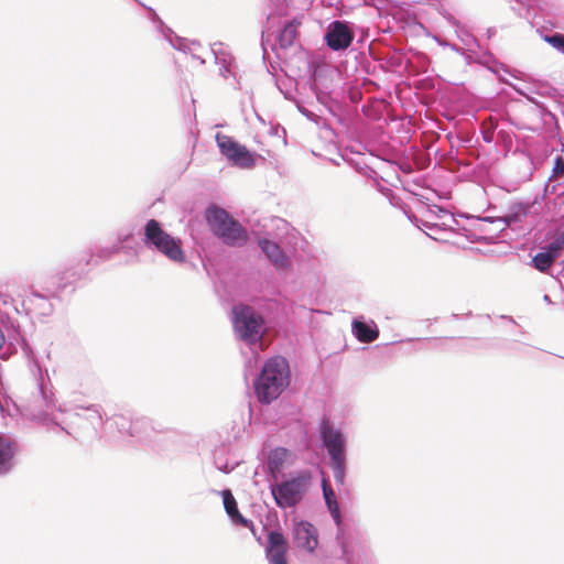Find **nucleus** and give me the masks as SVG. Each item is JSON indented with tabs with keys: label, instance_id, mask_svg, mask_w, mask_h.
Masks as SVG:
<instances>
[{
	"label": "nucleus",
	"instance_id": "nucleus-1",
	"mask_svg": "<svg viewBox=\"0 0 564 564\" xmlns=\"http://www.w3.org/2000/svg\"><path fill=\"white\" fill-rule=\"evenodd\" d=\"M30 371L34 379L33 390L21 398V408L25 416L33 421L42 423L47 427L56 426L72 435L68 424L65 420H59L56 415L55 400L51 390V381L47 370L40 366L34 354L26 348Z\"/></svg>",
	"mask_w": 564,
	"mask_h": 564
},
{
	"label": "nucleus",
	"instance_id": "nucleus-2",
	"mask_svg": "<svg viewBox=\"0 0 564 564\" xmlns=\"http://www.w3.org/2000/svg\"><path fill=\"white\" fill-rule=\"evenodd\" d=\"M326 506L337 527L336 540L340 549V561L344 564H377L365 534L343 523L337 498L327 501Z\"/></svg>",
	"mask_w": 564,
	"mask_h": 564
},
{
	"label": "nucleus",
	"instance_id": "nucleus-3",
	"mask_svg": "<svg viewBox=\"0 0 564 564\" xmlns=\"http://www.w3.org/2000/svg\"><path fill=\"white\" fill-rule=\"evenodd\" d=\"M290 383V367L284 357L268 359L254 381V392L259 402L269 404L280 397Z\"/></svg>",
	"mask_w": 564,
	"mask_h": 564
},
{
	"label": "nucleus",
	"instance_id": "nucleus-4",
	"mask_svg": "<svg viewBox=\"0 0 564 564\" xmlns=\"http://www.w3.org/2000/svg\"><path fill=\"white\" fill-rule=\"evenodd\" d=\"M206 218L214 235L225 245L240 248L247 243L249 238L247 229L225 209L208 208Z\"/></svg>",
	"mask_w": 564,
	"mask_h": 564
},
{
	"label": "nucleus",
	"instance_id": "nucleus-5",
	"mask_svg": "<svg viewBox=\"0 0 564 564\" xmlns=\"http://www.w3.org/2000/svg\"><path fill=\"white\" fill-rule=\"evenodd\" d=\"M143 242L149 249L162 253L172 262H185L186 257L182 249V241L163 230L161 224L155 219L147 221Z\"/></svg>",
	"mask_w": 564,
	"mask_h": 564
},
{
	"label": "nucleus",
	"instance_id": "nucleus-6",
	"mask_svg": "<svg viewBox=\"0 0 564 564\" xmlns=\"http://www.w3.org/2000/svg\"><path fill=\"white\" fill-rule=\"evenodd\" d=\"M321 438L329 455L333 476L337 484L344 485L346 478V437L327 420L321 424Z\"/></svg>",
	"mask_w": 564,
	"mask_h": 564
},
{
	"label": "nucleus",
	"instance_id": "nucleus-7",
	"mask_svg": "<svg viewBox=\"0 0 564 564\" xmlns=\"http://www.w3.org/2000/svg\"><path fill=\"white\" fill-rule=\"evenodd\" d=\"M311 480V473L302 470L290 479L271 486V494L278 507L281 509L296 507L307 492Z\"/></svg>",
	"mask_w": 564,
	"mask_h": 564
},
{
	"label": "nucleus",
	"instance_id": "nucleus-8",
	"mask_svg": "<svg viewBox=\"0 0 564 564\" xmlns=\"http://www.w3.org/2000/svg\"><path fill=\"white\" fill-rule=\"evenodd\" d=\"M232 324L239 339L249 346L260 344L263 319L251 306L243 304L234 306Z\"/></svg>",
	"mask_w": 564,
	"mask_h": 564
},
{
	"label": "nucleus",
	"instance_id": "nucleus-9",
	"mask_svg": "<svg viewBox=\"0 0 564 564\" xmlns=\"http://www.w3.org/2000/svg\"><path fill=\"white\" fill-rule=\"evenodd\" d=\"M538 204V197H535L533 200H514L509 204L508 212L506 215L496 218L482 217L479 219L481 221L501 224L502 226L500 230H503L507 227L518 228L529 217H534L539 215V212L535 209V206Z\"/></svg>",
	"mask_w": 564,
	"mask_h": 564
},
{
	"label": "nucleus",
	"instance_id": "nucleus-10",
	"mask_svg": "<svg viewBox=\"0 0 564 564\" xmlns=\"http://www.w3.org/2000/svg\"><path fill=\"white\" fill-rule=\"evenodd\" d=\"M216 142L220 153L234 165L240 169H251L254 166L253 154L242 144L235 141L231 137L217 133Z\"/></svg>",
	"mask_w": 564,
	"mask_h": 564
},
{
	"label": "nucleus",
	"instance_id": "nucleus-11",
	"mask_svg": "<svg viewBox=\"0 0 564 564\" xmlns=\"http://www.w3.org/2000/svg\"><path fill=\"white\" fill-rule=\"evenodd\" d=\"M122 436H130L139 441L149 438L153 432H162L156 427L152 420L145 416L126 417L116 415L111 419Z\"/></svg>",
	"mask_w": 564,
	"mask_h": 564
},
{
	"label": "nucleus",
	"instance_id": "nucleus-12",
	"mask_svg": "<svg viewBox=\"0 0 564 564\" xmlns=\"http://www.w3.org/2000/svg\"><path fill=\"white\" fill-rule=\"evenodd\" d=\"M210 51L214 55L215 64L218 66L219 76L229 86L239 89L240 83L237 77V64L229 48L224 43L216 42L210 45Z\"/></svg>",
	"mask_w": 564,
	"mask_h": 564
},
{
	"label": "nucleus",
	"instance_id": "nucleus-13",
	"mask_svg": "<svg viewBox=\"0 0 564 564\" xmlns=\"http://www.w3.org/2000/svg\"><path fill=\"white\" fill-rule=\"evenodd\" d=\"M150 12V18L153 23L156 24V29L160 33H162L163 37L176 50L182 51L184 53L191 54L192 58L197 59L200 65L206 63L205 58H203L197 52L202 47L200 43L197 41H188L187 39L180 37L174 34V32L166 28L163 21L158 17V14L151 9H148Z\"/></svg>",
	"mask_w": 564,
	"mask_h": 564
},
{
	"label": "nucleus",
	"instance_id": "nucleus-14",
	"mask_svg": "<svg viewBox=\"0 0 564 564\" xmlns=\"http://www.w3.org/2000/svg\"><path fill=\"white\" fill-rule=\"evenodd\" d=\"M355 34L346 21H333L327 26L325 33V41L328 47L333 51H344L348 48L352 41Z\"/></svg>",
	"mask_w": 564,
	"mask_h": 564
},
{
	"label": "nucleus",
	"instance_id": "nucleus-15",
	"mask_svg": "<svg viewBox=\"0 0 564 564\" xmlns=\"http://www.w3.org/2000/svg\"><path fill=\"white\" fill-rule=\"evenodd\" d=\"M128 238H129V235L119 236L117 243H113L111 246L100 247L94 251L90 250V251L80 252L78 256H76L74 259H72L69 261L67 270H74L75 268L83 270L84 267H87L90 264L93 257H97L100 261L110 259L113 254L118 253L121 250V245L124 241H127Z\"/></svg>",
	"mask_w": 564,
	"mask_h": 564
},
{
	"label": "nucleus",
	"instance_id": "nucleus-16",
	"mask_svg": "<svg viewBox=\"0 0 564 564\" xmlns=\"http://www.w3.org/2000/svg\"><path fill=\"white\" fill-rule=\"evenodd\" d=\"M292 536L295 546L306 553H313L318 545L317 529L308 521H294Z\"/></svg>",
	"mask_w": 564,
	"mask_h": 564
},
{
	"label": "nucleus",
	"instance_id": "nucleus-17",
	"mask_svg": "<svg viewBox=\"0 0 564 564\" xmlns=\"http://www.w3.org/2000/svg\"><path fill=\"white\" fill-rule=\"evenodd\" d=\"M288 550L289 545L285 536L280 531H270L265 547V557L269 564H288Z\"/></svg>",
	"mask_w": 564,
	"mask_h": 564
},
{
	"label": "nucleus",
	"instance_id": "nucleus-18",
	"mask_svg": "<svg viewBox=\"0 0 564 564\" xmlns=\"http://www.w3.org/2000/svg\"><path fill=\"white\" fill-rule=\"evenodd\" d=\"M75 412H67L69 417L86 420L91 427L97 431L105 420V412L99 404H90L87 406H76Z\"/></svg>",
	"mask_w": 564,
	"mask_h": 564
},
{
	"label": "nucleus",
	"instance_id": "nucleus-19",
	"mask_svg": "<svg viewBox=\"0 0 564 564\" xmlns=\"http://www.w3.org/2000/svg\"><path fill=\"white\" fill-rule=\"evenodd\" d=\"M352 334L364 344L375 341L379 337V328L373 321L365 322L364 317H356L351 323Z\"/></svg>",
	"mask_w": 564,
	"mask_h": 564
},
{
	"label": "nucleus",
	"instance_id": "nucleus-20",
	"mask_svg": "<svg viewBox=\"0 0 564 564\" xmlns=\"http://www.w3.org/2000/svg\"><path fill=\"white\" fill-rule=\"evenodd\" d=\"M442 15L455 29V34L463 45L474 52L478 47V41L471 32L449 12L443 11Z\"/></svg>",
	"mask_w": 564,
	"mask_h": 564
},
{
	"label": "nucleus",
	"instance_id": "nucleus-21",
	"mask_svg": "<svg viewBox=\"0 0 564 564\" xmlns=\"http://www.w3.org/2000/svg\"><path fill=\"white\" fill-rule=\"evenodd\" d=\"M259 247L276 269H284L289 265V258L276 242L269 239H260Z\"/></svg>",
	"mask_w": 564,
	"mask_h": 564
},
{
	"label": "nucleus",
	"instance_id": "nucleus-22",
	"mask_svg": "<svg viewBox=\"0 0 564 564\" xmlns=\"http://www.w3.org/2000/svg\"><path fill=\"white\" fill-rule=\"evenodd\" d=\"M17 452L18 444L14 440L0 436V475H6L12 469Z\"/></svg>",
	"mask_w": 564,
	"mask_h": 564
},
{
	"label": "nucleus",
	"instance_id": "nucleus-23",
	"mask_svg": "<svg viewBox=\"0 0 564 564\" xmlns=\"http://www.w3.org/2000/svg\"><path fill=\"white\" fill-rule=\"evenodd\" d=\"M220 494L223 496V502H224L225 510H226L227 514L229 516V518L231 519V521L235 524H240V525L248 527V528L252 527V522L245 519L241 516V513L239 512L238 507H237V501H236L235 497L232 496L231 491L229 489H225Z\"/></svg>",
	"mask_w": 564,
	"mask_h": 564
},
{
	"label": "nucleus",
	"instance_id": "nucleus-24",
	"mask_svg": "<svg viewBox=\"0 0 564 564\" xmlns=\"http://www.w3.org/2000/svg\"><path fill=\"white\" fill-rule=\"evenodd\" d=\"M288 457V449L283 447H276L269 453L268 456V468L272 473L280 471L285 459Z\"/></svg>",
	"mask_w": 564,
	"mask_h": 564
},
{
	"label": "nucleus",
	"instance_id": "nucleus-25",
	"mask_svg": "<svg viewBox=\"0 0 564 564\" xmlns=\"http://www.w3.org/2000/svg\"><path fill=\"white\" fill-rule=\"evenodd\" d=\"M296 36V26L290 22L278 33L276 41L282 48L291 46Z\"/></svg>",
	"mask_w": 564,
	"mask_h": 564
},
{
	"label": "nucleus",
	"instance_id": "nucleus-26",
	"mask_svg": "<svg viewBox=\"0 0 564 564\" xmlns=\"http://www.w3.org/2000/svg\"><path fill=\"white\" fill-rule=\"evenodd\" d=\"M532 262L536 270L545 272L552 267L554 260L552 259V256L542 250L533 257Z\"/></svg>",
	"mask_w": 564,
	"mask_h": 564
},
{
	"label": "nucleus",
	"instance_id": "nucleus-27",
	"mask_svg": "<svg viewBox=\"0 0 564 564\" xmlns=\"http://www.w3.org/2000/svg\"><path fill=\"white\" fill-rule=\"evenodd\" d=\"M427 214L436 218L444 219V226H451L449 223H455L454 216L445 208L434 205L427 208Z\"/></svg>",
	"mask_w": 564,
	"mask_h": 564
},
{
	"label": "nucleus",
	"instance_id": "nucleus-28",
	"mask_svg": "<svg viewBox=\"0 0 564 564\" xmlns=\"http://www.w3.org/2000/svg\"><path fill=\"white\" fill-rule=\"evenodd\" d=\"M554 50L564 55V34L554 32L542 36Z\"/></svg>",
	"mask_w": 564,
	"mask_h": 564
},
{
	"label": "nucleus",
	"instance_id": "nucleus-29",
	"mask_svg": "<svg viewBox=\"0 0 564 564\" xmlns=\"http://www.w3.org/2000/svg\"><path fill=\"white\" fill-rule=\"evenodd\" d=\"M563 246H564V239L557 238V239L553 240L552 242L547 243L542 250L544 252L549 253L550 256H552V259L555 261L556 258L558 257L560 251L562 250Z\"/></svg>",
	"mask_w": 564,
	"mask_h": 564
},
{
	"label": "nucleus",
	"instance_id": "nucleus-30",
	"mask_svg": "<svg viewBox=\"0 0 564 564\" xmlns=\"http://www.w3.org/2000/svg\"><path fill=\"white\" fill-rule=\"evenodd\" d=\"M323 496H324V499H325V503H327V501H332V500H335L336 499V495L333 490V488L326 482V480H323Z\"/></svg>",
	"mask_w": 564,
	"mask_h": 564
},
{
	"label": "nucleus",
	"instance_id": "nucleus-31",
	"mask_svg": "<svg viewBox=\"0 0 564 564\" xmlns=\"http://www.w3.org/2000/svg\"><path fill=\"white\" fill-rule=\"evenodd\" d=\"M33 300H40L43 303V313L46 314L50 311V304L47 303V300L39 294L37 292H32L31 296L28 297V301L30 304L33 303Z\"/></svg>",
	"mask_w": 564,
	"mask_h": 564
},
{
	"label": "nucleus",
	"instance_id": "nucleus-32",
	"mask_svg": "<svg viewBox=\"0 0 564 564\" xmlns=\"http://www.w3.org/2000/svg\"><path fill=\"white\" fill-rule=\"evenodd\" d=\"M482 139L487 143H491L495 140V128L484 129Z\"/></svg>",
	"mask_w": 564,
	"mask_h": 564
},
{
	"label": "nucleus",
	"instance_id": "nucleus-33",
	"mask_svg": "<svg viewBox=\"0 0 564 564\" xmlns=\"http://www.w3.org/2000/svg\"><path fill=\"white\" fill-rule=\"evenodd\" d=\"M564 173V161L561 158H557L555 161V165L553 167V174H563Z\"/></svg>",
	"mask_w": 564,
	"mask_h": 564
},
{
	"label": "nucleus",
	"instance_id": "nucleus-34",
	"mask_svg": "<svg viewBox=\"0 0 564 564\" xmlns=\"http://www.w3.org/2000/svg\"><path fill=\"white\" fill-rule=\"evenodd\" d=\"M215 464L216 467L224 473H230L234 469V467H229L227 464H225V466H220V464L217 460L215 462Z\"/></svg>",
	"mask_w": 564,
	"mask_h": 564
},
{
	"label": "nucleus",
	"instance_id": "nucleus-35",
	"mask_svg": "<svg viewBox=\"0 0 564 564\" xmlns=\"http://www.w3.org/2000/svg\"><path fill=\"white\" fill-rule=\"evenodd\" d=\"M442 44L449 46L453 51H455L457 53L464 54V50L462 47H458L456 44H447V43H442Z\"/></svg>",
	"mask_w": 564,
	"mask_h": 564
},
{
	"label": "nucleus",
	"instance_id": "nucleus-36",
	"mask_svg": "<svg viewBox=\"0 0 564 564\" xmlns=\"http://www.w3.org/2000/svg\"><path fill=\"white\" fill-rule=\"evenodd\" d=\"M498 137H501L503 138L505 142H510L511 143V139L509 135H507V133H505L503 131H499L498 132Z\"/></svg>",
	"mask_w": 564,
	"mask_h": 564
},
{
	"label": "nucleus",
	"instance_id": "nucleus-37",
	"mask_svg": "<svg viewBox=\"0 0 564 564\" xmlns=\"http://www.w3.org/2000/svg\"><path fill=\"white\" fill-rule=\"evenodd\" d=\"M4 343H6V337H4L2 329L0 328V350L2 349Z\"/></svg>",
	"mask_w": 564,
	"mask_h": 564
},
{
	"label": "nucleus",
	"instance_id": "nucleus-38",
	"mask_svg": "<svg viewBox=\"0 0 564 564\" xmlns=\"http://www.w3.org/2000/svg\"><path fill=\"white\" fill-rule=\"evenodd\" d=\"M301 112H302L303 115H305L307 118L312 119V116H313V115H312L310 111L304 110V109H303V110L301 109Z\"/></svg>",
	"mask_w": 564,
	"mask_h": 564
},
{
	"label": "nucleus",
	"instance_id": "nucleus-39",
	"mask_svg": "<svg viewBox=\"0 0 564 564\" xmlns=\"http://www.w3.org/2000/svg\"><path fill=\"white\" fill-rule=\"evenodd\" d=\"M424 226L429 229H434L436 227V225H431L430 223H424Z\"/></svg>",
	"mask_w": 564,
	"mask_h": 564
},
{
	"label": "nucleus",
	"instance_id": "nucleus-40",
	"mask_svg": "<svg viewBox=\"0 0 564 564\" xmlns=\"http://www.w3.org/2000/svg\"><path fill=\"white\" fill-rule=\"evenodd\" d=\"M543 299H544L545 302L551 303V299H550V296L547 294H545Z\"/></svg>",
	"mask_w": 564,
	"mask_h": 564
},
{
	"label": "nucleus",
	"instance_id": "nucleus-41",
	"mask_svg": "<svg viewBox=\"0 0 564 564\" xmlns=\"http://www.w3.org/2000/svg\"><path fill=\"white\" fill-rule=\"evenodd\" d=\"M57 412L63 413L64 411L61 408H58Z\"/></svg>",
	"mask_w": 564,
	"mask_h": 564
}]
</instances>
